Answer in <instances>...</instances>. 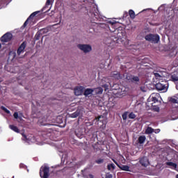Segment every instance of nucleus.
<instances>
[{
  "mask_svg": "<svg viewBox=\"0 0 178 178\" xmlns=\"http://www.w3.org/2000/svg\"><path fill=\"white\" fill-rule=\"evenodd\" d=\"M122 117L123 120H127V112H124L122 115Z\"/></svg>",
  "mask_w": 178,
  "mask_h": 178,
  "instance_id": "f704fd0d",
  "label": "nucleus"
},
{
  "mask_svg": "<svg viewBox=\"0 0 178 178\" xmlns=\"http://www.w3.org/2000/svg\"><path fill=\"white\" fill-rule=\"evenodd\" d=\"M13 116L15 119H19V113L17 112H15Z\"/></svg>",
  "mask_w": 178,
  "mask_h": 178,
  "instance_id": "c9c22d12",
  "label": "nucleus"
},
{
  "mask_svg": "<svg viewBox=\"0 0 178 178\" xmlns=\"http://www.w3.org/2000/svg\"><path fill=\"white\" fill-rule=\"evenodd\" d=\"M118 168H120L121 170H124L125 172H131L130 167L129 165H122L121 166L120 165Z\"/></svg>",
  "mask_w": 178,
  "mask_h": 178,
  "instance_id": "6ab92c4d",
  "label": "nucleus"
},
{
  "mask_svg": "<svg viewBox=\"0 0 178 178\" xmlns=\"http://www.w3.org/2000/svg\"><path fill=\"white\" fill-rule=\"evenodd\" d=\"M110 76L111 77H113V79H115L116 80H119V79H120V73L116 71L112 72Z\"/></svg>",
  "mask_w": 178,
  "mask_h": 178,
  "instance_id": "4468645a",
  "label": "nucleus"
},
{
  "mask_svg": "<svg viewBox=\"0 0 178 178\" xmlns=\"http://www.w3.org/2000/svg\"><path fill=\"white\" fill-rule=\"evenodd\" d=\"M97 122H101L103 124H106V118L104 115H99L98 117L95 118Z\"/></svg>",
  "mask_w": 178,
  "mask_h": 178,
  "instance_id": "ddd939ff",
  "label": "nucleus"
},
{
  "mask_svg": "<svg viewBox=\"0 0 178 178\" xmlns=\"http://www.w3.org/2000/svg\"><path fill=\"white\" fill-rule=\"evenodd\" d=\"M154 77L156 79H157L158 80H159V79H161V77H162V76H161V74H159V73H158V72H154Z\"/></svg>",
  "mask_w": 178,
  "mask_h": 178,
  "instance_id": "2f4dec72",
  "label": "nucleus"
},
{
  "mask_svg": "<svg viewBox=\"0 0 178 178\" xmlns=\"http://www.w3.org/2000/svg\"><path fill=\"white\" fill-rule=\"evenodd\" d=\"M51 2L52 0H47L45 6L42 9V12H44V10H45V9H47V8H48V6L51 4Z\"/></svg>",
  "mask_w": 178,
  "mask_h": 178,
  "instance_id": "393cba45",
  "label": "nucleus"
},
{
  "mask_svg": "<svg viewBox=\"0 0 178 178\" xmlns=\"http://www.w3.org/2000/svg\"><path fill=\"white\" fill-rule=\"evenodd\" d=\"M107 169L108 170H115V164H113V163L108 164Z\"/></svg>",
  "mask_w": 178,
  "mask_h": 178,
  "instance_id": "b1692460",
  "label": "nucleus"
},
{
  "mask_svg": "<svg viewBox=\"0 0 178 178\" xmlns=\"http://www.w3.org/2000/svg\"><path fill=\"white\" fill-rule=\"evenodd\" d=\"M110 24H111L112 26H113L114 24H116L115 22H112V21H109Z\"/></svg>",
  "mask_w": 178,
  "mask_h": 178,
  "instance_id": "58836bf2",
  "label": "nucleus"
},
{
  "mask_svg": "<svg viewBox=\"0 0 178 178\" xmlns=\"http://www.w3.org/2000/svg\"><path fill=\"white\" fill-rule=\"evenodd\" d=\"M38 13H40V11L33 12V13L28 17V19L26 20V22L24 23L23 27H26V26L29 24V20L33 19L35 16H37V15H38Z\"/></svg>",
  "mask_w": 178,
  "mask_h": 178,
  "instance_id": "f8f14e48",
  "label": "nucleus"
},
{
  "mask_svg": "<svg viewBox=\"0 0 178 178\" xmlns=\"http://www.w3.org/2000/svg\"><path fill=\"white\" fill-rule=\"evenodd\" d=\"M85 9L87 11L89 17H90V19H92L94 22H97V20H99L101 19L98 8L95 7V6H94L93 4L90 3V6L86 7Z\"/></svg>",
  "mask_w": 178,
  "mask_h": 178,
  "instance_id": "f257e3e1",
  "label": "nucleus"
},
{
  "mask_svg": "<svg viewBox=\"0 0 178 178\" xmlns=\"http://www.w3.org/2000/svg\"><path fill=\"white\" fill-rule=\"evenodd\" d=\"M81 115H83V111L81 108H77L74 113L70 114V118L76 119V118H79V116H81Z\"/></svg>",
  "mask_w": 178,
  "mask_h": 178,
  "instance_id": "1a4fd4ad",
  "label": "nucleus"
},
{
  "mask_svg": "<svg viewBox=\"0 0 178 178\" xmlns=\"http://www.w3.org/2000/svg\"><path fill=\"white\" fill-rule=\"evenodd\" d=\"M171 80H172V81H178V76H177V75H172L171 76Z\"/></svg>",
  "mask_w": 178,
  "mask_h": 178,
  "instance_id": "c756f323",
  "label": "nucleus"
},
{
  "mask_svg": "<svg viewBox=\"0 0 178 178\" xmlns=\"http://www.w3.org/2000/svg\"><path fill=\"white\" fill-rule=\"evenodd\" d=\"M94 91H95L96 94H102V92H104V89H102L101 87H99L94 89Z\"/></svg>",
  "mask_w": 178,
  "mask_h": 178,
  "instance_id": "a878e982",
  "label": "nucleus"
},
{
  "mask_svg": "<svg viewBox=\"0 0 178 178\" xmlns=\"http://www.w3.org/2000/svg\"><path fill=\"white\" fill-rule=\"evenodd\" d=\"M139 162L142 166H144L145 168H147L149 165V161L148 160V158L144 156L142 157L140 160Z\"/></svg>",
  "mask_w": 178,
  "mask_h": 178,
  "instance_id": "9b49d317",
  "label": "nucleus"
},
{
  "mask_svg": "<svg viewBox=\"0 0 178 178\" xmlns=\"http://www.w3.org/2000/svg\"><path fill=\"white\" fill-rule=\"evenodd\" d=\"M77 48L81 51H83L84 54H88V52H91L92 51V47L90 44H79L77 45Z\"/></svg>",
  "mask_w": 178,
  "mask_h": 178,
  "instance_id": "39448f33",
  "label": "nucleus"
},
{
  "mask_svg": "<svg viewBox=\"0 0 178 178\" xmlns=\"http://www.w3.org/2000/svg\"><path fill=\"white\" fill-rule=\"evenodd\" d=\"M9 56L12 59H15L17 56L16 51H10Z\"/></svg>",
  "mask_w": 178,
  "mask_h": 178,
  "instance_id": "cd10ccee",
  "label": "nucleus"
},
{
  "mask_svg": "<svg viewBox=\"0 0 178 178\" xmlns=\"http://www.w3.org/2000/svg\"><path fill=\"white\" fill-rule=\"evenodd\" d=\"M151 99V101H152V103H151V105L152 106H154V104H156V102H158V99L156 98V97H152L151 99L150 98H149L148 99V102H149V100Z\"/></svg>",
  "mask_w": 178,
  "mask_h": 178,
  "instance_id": "412c9836",
  "label": "nucleus"
},
{
  "mask_svg": "<svg viewBox=\"0 0 178 178\" xmlns=\"http://www.w3.org/2000/svg\"><path fill=\"white\" fill-rule=\"evenodd\" d=\"M156 111H157V112L159 111V108H156Z\"/></svg>",
  "mask_w": 178,
  "mask_h": 178,
  "instance_id": "c03bdc74",
  "label": "nucleus"
},
{
  "mask_svg": "<svg viewBox=\"0 0 178 178\" xmlns=\"http://www.w3.org/2000/svg\"><path fill=\"white\" fill-rule=\"evenodd\" d=\"M47 29H40V31H38L35 35V40H36V41H38V40H40V38H41V36L42 35V34H45V33H47Z\"/></svg>",
  "mask_w": 178,
  "mask_h": 178,
  "instance_id": "6e6552de",
  "label": "nucleus"
},
{
  "mask_svg": "<svg viewBox=\"0 0 178 178\" xmlns=\"http://www.w3.org/2000/svg\"><path fill=\"white\" fill-rule=\"evenodd\" d=\"M103 87L106 88L108 86L106 84L104 85Z\"/></svg>",
  "mask_w": 178,
  "mask_h": 178,
  "instance_id": "37998d69",
  "label": "nucleus"
},
{
  "mask_svg": "<svg viewBox=\"0 0 178 178\" xmlns=\"http://www.w3.org/2000/svg\"><path fill=\"white\" fill-rule=\"evenodd\" d=\"M43 126H45V124H42Z\"/></svg>",
  "mask_w": 178,
  "mask_h": 178,
  "instance_id": "de8ad7c7",
  "label": "nucleus"
},
{
  "mask_svg": "<svg viewBox=\"0 0 178 178\" xmlns=\"http://www.w3.org/2000/svg\"><path fill=\"white\" fill-rule=\"evenodd\" d=\"M170 102H172V104H178L177 99L173 97L170 98Z\"/></svg>",
  "mask_w": 178,
  "mask_h": 178,
  "instance_id": "7c9ffc66",
  "label": "nucleus"
},
{
  "mask_svg": "<svg viewBox=\"0 0 178 178\" xmlns=\"http://www.w3.org/2000/svg\"><path fill=\"white\" fill-rule=\"evenodd\" d=\"M145 40L152 44H158L161 38L158 34L149 33L145 36Z\"/></svg>",
  "mask_w": 178,
  "mask_h": 178,
  "instance_id": "f03ea898",
  "label": "nucleus"
},
{
  "mask_svg": "<svg viewBox=\"0 0 178 178\" xmlns=\"http://www.w3.org/2000/svg\"><path fill=\"white\" fill-rule=\"evenodd\" d=\"M154 131V129H152L151 127H148L145 131L146 134H152V132Z\"/></svg>",
  "mask_w": 178,
  "mask_h": 178,
  "instance_id": "bb28decb",
  "label": "nucleus"
},
{
  "mask_svg": "<svg viewBox=\"0 0 178 178\" xmlns=\"http://www.w3.org/2000/svg\"><path fill=\"white\" fill-rule=\"evenodd\" d=\"M113 175L112 174L107 173L106 174V178H113Z\"/></svg>",
  "mask_w": 178,
  "mask_h": 178,
  "instance_id": "e433bc0d",
  "label": "nucleus"
},
{
  "mask_svg": "<svg viewBox=\"0 0 178 178\" xmlns=\"http://www.w3.org/2000/svg\"><path fill=\"white\" fill-rule=\"evenodd\" d=\"M10 129L15 131V133H19L20 131L19 130V128L15 125H10L9 126Z\"/></svg>",
  "mask_w": 178,
  "mask_h": 178,
  "instance_id": "5701e85b",
  "label": "nucleus"
},
{
  "mask_svg": "<svg viewBox=\"0 0 178 178\" xmlns=\"http://www.w3.org/2000/svg\"><path fill=\"white\" fill-rule=\"evenodd\" d=\"M125 74V79L130 83H134L135 84H138V83H140V77L129 73Z\"/></svg>",
  "mask_w": 178,
  "mask_h": 178,
  "instance_id": "7ed1b4c3",
  "label": "nucleus"
},
{
  "mask_svg": "<svg viewBox=\"0 0 178 178\" xmlns=\"http://www.w3.org/2000/svg\"><path fill=\"white\" fill-rule=\"evenodd\" d=\"M129 15L131 19H136V13H134V10H129Z\"/></svg>",
  "mask_w": 178,
  "mask_h": 178,
  "instance_id": "4be33fe9",
  "label": "nucleus"
},
{
  "mask_svg": "<svg viewBox=\"0 0 178 178\" xmlns=\"http://www.w3.org/2000/svg\"><path fill=\"white\" fill-rule=\"evenodd\" d=\"M146 140L147 138L145 137V136H140L138 138V144H143L144 143H145Z\"/></svg>",
  "mask_w": 178,
  "mask_h": 178,
  "instance_id": "a211bd4d",
  "label": "nucleus"
},
{
  "mask_svg": "<svg viewBox=\"0 0 178 178\" xmlns=\"http://www.w3.org/2000/svg\"><path fill=\"white\" fill-rule=\"evenodd\" d=\"M12 0H0V9L5 8Z\"/></svg>",
  "mask_w": 178,
  "mask_h": 178,
  "instance_id": "2eb2a0df",
  "label": "nucleus"
},
{
  "mask_svg": "<svg viewBox=\"0 0 178 178\" xmlns=\"http://www.w3.org/2000/svg\"><path fill=\"white\" fill-rule=\"evenodd\" d=\"M160 131H161V129H155L154 133H156V134H157L159 133Z\"/></svg>",
  "mask_w": 178,
  "mask_h": 178,
  "instance_id": "ea45409f",
  "label": "nucleus"
},
{
  "mask_svg": "<svg viewBox=\"0 0 178 178\" xmlns=\"http://www.w3.org/2000/svg\"><path fill=\"white\" fill-rule=\"evenodd\" d=\"M93 91H94V89L87 88L83 92V95H85V97H88V95H91V94H92Z\"/></svg>",
  "mask_w": 178,
  "mask_h": 178,
  "instance_id": "f3484780",
  "label": "nucleus"
},
{
  "mask_svg": "<svg viewBox=\"0 0 178 178\" xmlns=\"http://www.w3.org/2000/svg\"><path fill=\"white\" fill-rule=\"evenodd\" d=\"M156 88L159 91H163V90H165V84L158 83L156 84Z\"/></svg>",
  "mask_w": 178,
  "mask_h": 178,
  "instance_id": "dca6fc26",
  "label": "nucleus"
},
{
  "mask_svg": "<svg viewBox=\"0 0 178 178\" xmlns=\"http://www.w3.org/2000/svg\"><path fill=\"white\" fill-rule=\"evenodd\" d=\"M177 178H178V175H177Z\"/></svg>",
  "mask_w": 178,
  "mask_h": 178,
  "instance_id": "09e8293b",
  "label": "nucleus"
},
{
  "mask_svg": "<svg viewBox=\"0 0 178 178\" xmlns=\"http://www.w3.org/2000/svg\"><path fill=\"white\" fill-rule=\"evenodd\" d=\"M22 137L24 138V140H27V136H26L24 134H22Z\"/></svg>",
  "mask_w": 178,
  "mask_h": 178,
  "instance_id": "a19ab883",
  "label": "nucleus"
},
{
  "mask_svg": "<svg viewBox=\"0 0 178 178\" xmlns=\"http://www.w3.org/2000/svg\"><path fill=\"white\" fill-rule=\"evenodd\" d=\"M19 168H24V164H23V163H21L20 165H19Z\"/></svg>",
  "mask_w": 178,
  "mask_h": 178,
  "instance_id": "79ce46f5",
  "label": "nucleus"
},
{
  "mask_svg": "<svg viewBox=\"0 0 178 178\" xmlns=\"http://www.w3.org/2000/svg\"><path fill=\"white\" fill-rule=\"evenodd\" d=\"M104 162V159H99L95 161V163H97V165H101Z\"/></svg>",
  "mask_w": 178,
  "mask_h": 178,
  "instance_id": "473e14b6",
  "label": "nucleus"
},
{
  "mask_svg": "<svg viewBox=\"0 0 178 178\" xmlns=\"http://www.w3.org/2000/svg\"><path fill=\"white\" fill-rule=\"evenodd\" d=\"M129 119H136V114H134V113H129Z\"/></svg>",
  "mask_w": 178,
  "mask_h": 178,
  "instance_id": "72a5a7b5",
  "label": "nucleus"
},
{
  "mask_svg": "<svg viewBox=\"0 0 178 178\" xmlns=\"http://www.w3.org/2000/svg\"><path fill=\"white\" fill-rule=\"evenodd\" d=\"M113 162H114V163H115V165H117V166L119 168V166H120V165H119V163H118V161H116V160L112 159Z\"/></svg>",
  "mask_w": 178,
  "mask_h": 178,
  "instance_id": "4c0bfd02",
  "label": "nucleus"
},
{
  "mask_svg": "<svg viewBox=\"0 0 178 178\" xmlns=\"http://www.w3.org/2000/svg\"><path fill=\"white\" fill-rule=\"evenodd\" d=\"M12 38H13V35L8 32L0 38V41H1V42H9V41H10Z\"/></svg>",
  "mask_w": 178,
  "mask_h": 178,
  "instance_id": "423d86ee",
  "label": "nucleus"
},
{
  "mask_svg": "<svg viewBox=\"0 0 178 178\" xmlns=\"http://www.w3.org/2000/svg\"><path fill=\"white\" fill-rule=\"evenodd\" d=\"M1 48H2V44H1V43H0V49H1Z\"/></svg>",
  "mask_w": 178,
  "mask_h": 178,
  "instance_id": "a18cd8bd",
  "label": "nucleus"
},
{
  "mask_svg": "<svg viewBox=\"0 0 178 178\" xmlns=\"http://www.w3.org/2000/svg\"><path fill=\"white\" fill-rule=\"evenodd\" d=\"M40 176L41 178L49 177V168L48 166L41 167L40 170Z\"/></svg>",
  "mask_w": 178,
  "mask_h": 178,
  "instance_id": "20e7f679",
  "label": "nucleus"
},
{
  "mask_svg": "<svg viewBox=\"0 0 178 178\" xmlns=\"http://www.w3.org/2000/svg\"><path fill=\"white\" fill-rule=\"evenodd\" d=\"M51 8H49L47 10V12H49V10H50Z\"/></svg>",
  "mask_w": 178,
  "mask_h": 178,
  "instance_id": "49530a36",
  "label": "nucleus"
},
{
  "mask_svg": "<svg viewBox=\"0 0 178 178\" xmlns=\"http://www.w3.org/2000/svg\"><path fill=\"white\" fill-rule=\"evenodd\" d=\"M165 165H167V166H171V169H176V168H177V164L173 162H166Z\"/></svg>",
  "mask_w": 178,
  "mask_h": 178,
  "instance_id": "aec40b11",
  "label": "nucleus"
},
{
  "mask_svg": "<svg viewBox=\"0 0 178 178\" xmlns=\"http://www.w3.org/2000/svg\"><path fill=\"white\" fill-rule=\"evenodd\" d=\"M83 93H84V87H83V86H76L74 88V94L77 97H79V95H83Z\"/></svg>",
  "mask_w": 178,
  "mask_h": 178,
  "instance_id": "9d476101",
  "label": "nucleus"
},
{
  "mask_svg": "<svg viewBox=\"0 0 178 178\" xmlns=\"http://www.w3.org/2000/svg\"><path fill=\"white\" fill-rule=\"evenodd\" d=\"M1 109L2 111H3V112H5L6 113H7L8 115H9V113H10V111L8 110V108H6L5 106H1Z\"/></svg>",
  "mask_w": 178,
  "mask_h": 178,
  "instance_id": "c85d7f7f",
  "label": "nucleus"
},
{
  "mask_svg": "<svg viewBox=\"0 0 178 178\" xmlns=\"http://www.w3.org/2000/svg\"><path fill=\"white\" fill-rule=\"evenodd\" d=\"M26 47H27V43L26 42H23L20 46L18 47L17 50V54L19 56L22 55V52H24V49H26Z\"/></svg>",
  "mask_w": 178,
  "mask_h": 178,
  "instance_id": "0eeeda50",
  "label": "nucleus"
}]
</instances>
